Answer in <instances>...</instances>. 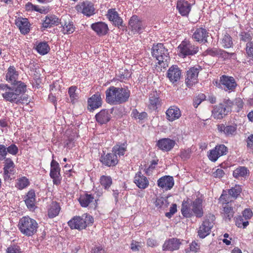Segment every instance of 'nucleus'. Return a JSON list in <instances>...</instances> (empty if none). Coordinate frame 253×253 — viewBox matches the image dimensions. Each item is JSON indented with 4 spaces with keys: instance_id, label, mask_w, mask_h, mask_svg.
<instances>
[{
    "instance_id": "nucleus-50",
    "label": "nucleus",
    "mask_w": 253,
    "mask_h": 253,
    "mask_svg": "<svg viewBox=\"0 0 253 253\" xmlns=\"http://www.w3.org/2000/svg\"><path fill=\"white\" fill-rule=\"evenodd\" d=\"M242 191V189L240 185H235L234 187L228 190V193L235 200L240 195Z\"/></svg>"
},
{
    "instance_id": "nucleus-7",
    "label": "nucleus",
    "mask_w": 253,
    "mask_h": 253,
    "mask_svg": "<svg viewBox=\"0 0 253 253\" xmlns=\"http://www.w3.org/2000/svg\"><path fill=\"white\" fill-rule=\"evenodd\" d=\"M214 219L215 216L213 214H210L206 217L200 226L198 231V236L200 238L203 239L210 234L214 224Z\"/></svg>"
},
{
    "instance_id": "nucleus-34",
    "label": "nucleus",
    "mask_w": 253,
    "mask_h": 253,
    "mask_svg": "<svg viewBox=\"0 0 253 253\" xmlns=\"http://www.w3.org/2000/svg\"><path fill=\"white\" fill-rule=\"evenodd\" d=\"M181 212L182 215L186 218H190L193 216L192 201L190 199L187 198L183 201Z\"/></svg>"
},
{
    "instance_id": "nucleus-53",
    "label": "nucleus",
    "mask_w": 253,
    "mask_h": 253,
    "mask_svg": "<svg viewBox=\"0 0 253 253\" xmlns=\"http://www.w3.org/2000/svg\"><path fill=\"white\" fill-rule=\"evenodd\" d=\"M131 116L135 119H138L141 121L147 118L148 115L145 112L139 113L137 109H134L132 110Z\"/></svg>"
},
{
    "instance_id": "nucleus-4",
    "label": "nucleus",
    "mask_w": 253,
    "mask_h": 253,
    "mask_svg": "<svg viewBox=\"0 0 253 253\" xmlns=\"http://www.w3.org/2000/svg\"><path fill=\"white\" fill-rule=\"evenodd\" d=\"M18 227L22 234L31 237L37 233L38 224L34 219L29 216H24L19 219Z\"/></svg>"
},
{
    "instance_id": "nucleus-45",
    "label": "nucleus",
    "mask_w": 253,
    "mask_h": 253,
    "mask_svg": "<svg viewBox=\"0 0 253 253\" xmlns=\"http://www.w3.org/2000/svg\"><path fill=\"white\" fill-rule=\"evenodd\" d=\"M36 49L41 55H45L50 50V47L47 42H42L37 43Z\"/></svg>"
},
{
    "instance_id": "nucleus-48",
    "label": "nucleus",
    "mask_w": 253,
    "mask_h": 253,
    "mask_svg": "<svg viewBox=\"0 0 253 253\" xmlns=\"http://www.w3.org/2000/svg\"><path fill=\"white\" fill-rule=\"evenodd\" d=\"M154 204L157 208L163 209L167 208L169 205L168 199L162 197L157 198Z\"/></svg>"
},
{
    "instance_id": "nucleus-21",
    "label": "nucleus",
    "mask_w": 253,
    "mask_h": 253,
    "mask_svg": "<svg viewBox=\"0 0 253 253\" xmlns=\"http://www.w3.org/2000/svg\"><path fill=\"white\" fill-rule=\"evenodd\" d=\"M106 17L113 24L118 27L123 26V20L115 8H110L107 11Z\"/></svg>"
},
{
    "instance_id": "nucleus-57",
    "label": "nucleus",
    "mask_w": 253,
    "mask_h": 253,
    "mask_svg": "<svg viewBox=\"0 0 253 253\" xmlns=\"http://www.w3.org/2000/svg\"><path fill=\"white\" fill-rule=\"evenodd\" d=\"M158 161V160H152L149 167L145 169L144 171L147 175H150L152 173L153 170L155 169L156 166L157 165Z\"/></svg>"
},
{
    "instance_id": "nucleus-14",
    "label": "nucleus",
    "mask_w": 253,
    "mask_h": 253,
    "mask_svg": "<svg viewBox=\"0 0 253 253\" xmlns=\"http://www.w3.org/2000/svg\"><path fill=\"white\" fill-rule=\"evenodd\" d=\"M199 69L195 67L190 68L186 73L185 84L187 87H191L198 82Z\"/></svg>"
},
{
    "instance_id": "nucleus-32",
    "label": "nucleus",
    "mask_w": 253,
    "mask_h": 253,
    "mask_svg": "<svg viewBox=\"0 0 253 253\" xmlns=\"http://www.w3.org/2000/svg\"><path fill=\"white\" fill-rule=\"evenodd\" d=\"M24 201L30 211H34L36 209V194L34 189H31L27 192L25 196Z\"/></svg>"
},
{
    "instance_id": "nucleus-49",
    "label": "nucleus",
    "mask_w": 253,
    "mask_h": 253,
    "mask_svg": "<svg viewBox=\"0 0 253 253\" xmlns=\"http://www.w3.org/2000/svg\"><path fill=\"white\" fill-rule=\"evenodd\" d=\"M118 79L121 82H125L131 77V73L127 69H121L117 74Z\"/></svg>"
},
{
    "instance_id": "nucleus-56",
    "label": "nucleus",
    "mask_w": 253,
    "mask_h": 253,
    "mask_svg": "<svg viewBox=\"0 0 253 253\" xmlns=\"http://www.w3.org/2000/svg\"><path fill=\"white\" fill-rule=\"evenodd\" d=\"M219 48H209L203 53L204 55H210L212 57L218 56L219 53Z\"/></svg>"
},
{
    "instance_id": "nucleus-35",
    "label": "nucleus",
    "mask_w": 253,
    "mask_h": 253,
    "mask_svg": "<svg viewBox=\"0 0 253 253\" xmlns=\"http://www.w3.org/2000/svg\"><path fill=\"white\" fill-rule=\"evenodd\" d=\"M229 112V110L222 103H220L214 107L212 111V116L216 119H221Z\"/></svg>"
},
{
    "instance_id": "nucleus-55",
    "label": "nucleus",
    "mask_w": 253,
    "mask_h": 253,
    "mask_svg": "<svg viewBox=\"0 0 253 253\" xmlns=\"http://www.w3.org/2000/svg\"><path fill=\"white\" fill-rule=\"evenodd\" d=\"M25 10L27 11H37L42 13L43 10L41 8H39L38 6L33 4L31 2H28L25 6Z\"/></svg>"
},
{
    "instance_id": "nucleus-43",
    "label": "nucleus",
    "mask_w": 253,
    "mask_h": 253,
    "mask_svg": "<svg viewBox=\"0 0 253 253\" xmlns=\"http://www.w3.org/2000/svg\"><path fill=\"white\" fill-rule=\"evenodd\" d=\"M127 143L126 142L115 145L112 148V152L116 154V155H118L119 157L124 156L125 152L127 150Z\"/></svg>"
},
{
    "instance_id": "nucleus-18",
    "label": "nucleus",
    "mask_w": 253,
    "mask_h": 253,
    "mask_svg": "<svg viewBox=\"0 0 253 253\" xmlns=\"http://www.w3.org/2000/svg\"><path fill=\"white\" fill-rule=\"evenodd\" d=\"M15 164L11 158H7L3 162V179L4 180L10 179V176L15 172Z\"/></svg>"
},
{
    "instance_id": "nucleus-46",
    "label": "nucleus",
    "mask_w": 253,
    "mask_h": 253,
    "mask_svg": "<svg viewBox=\"0 0 253 253\" xmlns=\"http://www.w3.org/2000/svg\"><path fill=\"white\" fill-rule=\"evenodd\" d=\"M221 44L225 48H229L233 46L232 38L228 33L226 32L223 34V37L221 39Z\"/></svg>"
},
{
    "instance_id": "nucleus-31",
    "label": "nucleus",
    "mask_w": 253,
    "mask_h": 253,
    "mask_svg": "<svg viewBox=\"0 0 253 253\" xmlns=\"http://www.w3.org/2000/svg\"><path fill=\"white\" fill-rule=\"evenodd\" d=\"M61 210L59 203L52 201L47 206V215L49 218H53L59 215Z\"/></svg>"
},
{
    "instance_id": "nucleus-24",
    "label": "nucleus",
    "mask_w": 253,
    "mask_h": 253,
    "mask_svg": "<svg viewBox=\"0 0 253 253\" xmlns=\"http://www.w3.org/2000/svg\"><path fill=\"white\" fill-rule=\"evenodd\" d=\"M181 75V70L177 65L171 66L167 72V77L173 84L177 82L180 80Z\"/></svg>"
},
{
    "instance_id": "nucleus-44",
    "label": "nucleus",
    "mask_w": 253,
    "mask_h": 253,
    "mask_svg": "<svg viewBox=\"0 0 253 253\" xmlns=\"http://www.w3.org/2000/svg\"><path fill=\"white\" fill-rule=\"evenodd\" d=\"M234 200L233 198L227 193L225 190H223L222 194L219 198V203L222 205H232L231 203Z\"/></svg>"
},
{
    "instance_id": "nucleus-38",
    "label": "nucleus",
    "mask_w": 253,
    "mask_h": 253,
    "mask_svg": "<svg viewBox=\"0 0 253 253\" xmlns=\"http://www.w3.org/2000/svg\"><path fill=\"white\" fill-rule=\"evenodd\" d=\"M98 200V199H94L93 195L87 193L81 195L79 199V202L81 206L84 208L88 207L94 201L97 204Z\"/></svg>"
},
{
    "instance_id": "nucleus-2",
    "label": "nucleus",
    "mask_w": 253,
    "mask_h": 253,
    "mask_svg": "<svg viewBox=\"0 0 253 253\" xmlns=\"http://www.w3.org/2000/svg\"><path fill=\"white\" fill-rule=\"evenodd\" d=\"M26 90V85L21 83L16 87H10L5 84H0V93L6 101L15 103L17 104L23 103L21 94Z\"/></svg>"
},
{
    "instance_id": "nucleus-29",
    "label": "nucleus",
    "mask_w": 253,
    "mask_h": 253,
    "mask_svg": "<svg viewBox=\"0 0 253 253\" xmlns=\"http://www.w3.org/2000/svg\"><path fill=\"white\" fill-rule=\"evenodd\" d=\"M192 4L185 0H178L176 8L179 13L182 16H187L191 10Z\"/></svg>"
},
{
    "instance_id": "nucleus-12",
    "label": "nucleus",
    "mask_w": 253,
    "mask_h": 253,
    "mask_svg": "<svg viewBox=\"0 0 253 253\" xmlns=\"http://www.w3.org/2000/svg\"><path fill=\"white\" fill-rule=\"evenodd\" d=\"M193 31L192 38L194 41L200 43L208 42V38L209 37L210 33L206 28L201 27L196 28Z\"/></svg>"
},
{
    "instance_id": "nucleus-15",
    "label": "nucleus",
    "mask_w": 253,
    "mask_h": 253,
    "mask_svg": "<svg viewBox=\"0 0 253 253\" xmlns=\"http://www.w3.org/2000/svg\"><path fill=\"white\" fill-rule=\"evenodd\" d=\"M102 98L100 92H97L87 99V109L92 111L102 106Z\"/></svg>"
},
{
    "instance_id": "nucleus-6",
    "label": "nucleus",
    "mask_w": 253,
    "mask_h": 253,
    "mask_svg": "<svg viewBox=\"0 0 253 253\" xmlns=\"http://www.w3.org/2000/svg\"><path fill=\"white\" fill-rule=\"evenodd\" d=\"M199 50V48L198 45L187 40L182 41L177 47L178 55L182 58L194 55L198 52Z\"/></svg>"
},
{
    "instance_id": "nucleus-58",
    "label": "nucleus",
    "mask_w": 253,
    "mask_h": 253,
    "mask_svg": "<svg viewBox=\"0 0 253 253\" xmlns=\"http://www.w3.org/2000/svg\"><path fill=\"white\" fill-rule=\"evenodd\" d=\"M77 87L76 86H72L69 88L68 94L70 96L71 101L74 103V101L77 99L78 95L76 93Z\"/></svg>"
},
{
    "instance_id": "nucleus-60",
    "label": "nucleus",
    "mask_w": 253,
    "mask_h": 253,
    "mask_svg": "<svg viewBox=\"0 0 253 253\" xmlns=\"http://www.w3.org/2000/svg\"><path fill=\"white\" fill-rule=\"evenodd\" d=\"M244 103L241 98H236L234 100V107L237 112H239L244 106Z\"/></svg>"
},
{
    "instance_id": "nucleus-17",
    "label": "nucleus",
    "mask_w": 253,
    "mask_h": 253,
    "mask_svg": "<svg viewBox=\"0 0 253 253\" xmlns=\"http://www.w3.org/2000/svg\"><path fill=\"white\" fill-rule=\"evenodd\" d=\"M100 161L106 167H113L118 164L119 159L116 154L112 152L102 155L100 158Z\"/></svg>"
},
{
    "instance_id": "nucleus-25",
    "label": "nucleus",
    "mask_w": 253,
    "mask_h": 253,
    "mask_svg": "<svg viewBox=\"0 0 253 253\" xmlns=\"http://www.w3.org/2000/svg\"><path fill=\"white\" fill-rule=\"evenodd\" d=\"M15 24L18 28L21 34L25 35L30 32L31 24L27 18L22 17H18L15 20Z\"/></svg>"
},
{
    "instance_id": "nucleus-62",
    "label": "nucleus",
    "mask_w": 253,
    "mask_h": 253,
    "mask_svg": "<svg viewBox=\"0 0 253 253\" xmlns=\"http://www.w3.org/2000/svg\"><path fill=\"white\" fill-rule=\"evenodd\" d=\"M7 153H8L12 155H16L18 152V147L14 144H11L6 147Z\"/></svg>"
},
{
    "instance_id": "nucleus-28",
    "label": "nucleus",
    "mask_w": 253,
    "mask_h": 253,
    "mask_svg": "<svg viewBox=\"0 0 253 253\" xmlns=\"http://www.w3.org/2000/svg\"><path fill=\"white\" fill-rule=\"evenodd\" d=\"M161 101L159 94L156 91H152L149 95L148 108L152 111L156 110L161 105Z\"/></svg>"
},
{
    "instance_id": "nucleus-26",
    "label": "nucleus",
    "mask_w": 253,
    "mask_h": 253,
    "mask_svg": "<svg viewBox=\"0 0 253 253\" xmlns=\"http://www.w3.org/2000/svg\"><path fill=\"white\" fill-rule=\"evenodd\" d=\"M203 200L201 198H197L194 201H192V209L193 216L197 217H202L204 215Z\"/></svg>"
},
{
    "instance_id": "nucleus-37",
    "label": "nucleus",
    "mask_w": 253,
    "mask_h": 253,
    "mask_svg": "<svg viewBox=\"0 0 253 253\" xmlns=\"http://www.w3.org/2000/svg\"><path fill=\"white\" fill-rule=\"evenodd\" d=\"M111 116L108 110L102 109L95 115L96 121L100 124L107 123L111 119Z\"/></svg>"
},
{
    "instance_id": "nucleus-16",
    "label": "nucleus",
    "mask_w": 253,
    "mask_h": 253,
    "mask_svg": "<svg viewBox=\"0 0 253 253\" xmlns=\"http://www.w3.org/2000/svg\"><path fill=\"white\" fill-rule=\"evenodd\" d=\"M217 129L219 133H223L225 136L232 137L236 133L237 125L234 124L230 125L220 124L217 125Z\"/></svg>"
},
{
    "instance_id": "nucleus-11",
    "label": "nucleus",
    "mask_w": 253,
    "mask_h": 253,
    "mask_svg": "<svg viewBox=\"0 0 253 253\" xmlns=\"http://www.w3.org/2000/svg\"><path fill=\"white\" fill-rule=\"evenodd\" d=\"M78 12L90 17L95 14L94 4L90 1H85L79 3L75 7Z\"/></svg>"
},
{
    "instance_id": "nucleus-22",
    "label": "nucleus",
    "mask_w": 253,
    "mask_h": 253,
    "mask_svg": "<svg viewBox=\"0 0 253 253\" xmlns=\"http://www.w3.org/2000/svg\"><path fill=\"white\" fill-rule=\"evenodd\" d=\"M91 29L99 37L106 35L109 31L108 25L103 22H97L91 25Z\"/></svg>"
},
{
    "instance_id": "nucleus-52",
    "label": "nucleus",
    "mask_w": 253,
    "mask_h": 253,
    "mask_svg": "<svg viewBox=\"0 0 253 253\" xmlns=\"http://www.w3.org/2000/svg\"><path fill=\"white\" fill-rule=\"evenodd\" d=\"M240 41L244 42H250L253 37V34L251 31L245 32L243 31L239 34Z\"/></svg>"
},
{
    "instance_id": "nucleus-33",
    "label": "nucleus",
    "mask_w": 253,
    "mask_h": 253,
    "mask_svg": "<svg viewBox=\"0 0 253 253\" xmlns=\"http://www.w3.org/2000/svg\"><path fill=\"white\" fill-rule=\"evenodd\" d=\"M134 182L140 189H144L149 185L148 178L142 174L141 171H138L134 177Z\"/></svg>"
},
{
    "instance_id": "nucleus-63",
    "label": "nucleus",
    "mask_w": 253,
    "mask_h": 253,
    "mask_svg": "<svg viewBox=\"0 0 253 253\" xmlns=\"http://www.w3.org/2000/svg\"><path fill=\"white\" fill-rule=\"evenodd\" d=\"M253 215L252 211L249 209H245L242 212V216L245 218L246 220L250 219Z\"/></svg>"
},
{
    "instance_id": "nucleus-47",
    "label": "nucleus",
    "mask_w": 253,
    "mask_h": 253,
    "mask_svg": "<svg viewBox=\"0 0 253 253\" xmlns=\"http://www.w3.org/2000/svg\"><path fill=\"white\" fill-rule=\"evenodd\" d=\"M101 185L105 190H108L112 184V179L109 175H102L99 179Z\"/></svg>"
},
{
    "instance_id": "nucleus-40",
    "label": "nucleus",
    "mask_w": 253,
    "mask_h": 253,
    "mask_svg": "<svg viewBox=\"0 0 253 253\" xmlns=\"http://www.w3.org/2000/svg\"><path fill=\"white\" fill-rule=\"evenodd\" d=\"M18 73L14 66H10L6 74V80L10 83H14L18 77Z\"/></svg>"
},
{
    "instance_id": "nucleus-64",
    "label": "nucleus",
    "mask_w": 253,
    "mask_h": 253,
    "mask_svg": "<svg viewBox=\"0 0 253 253\" xmlns=\"http://www.w3.org/2000/svg\"><path fill=\"white\" fill-rule=\"evenodd\" d=\"M248 149L253 153V134L250 135L246 140Z\"/></svg>"
},
{
    "instance_id": "nucleus-30",
    "label": "nucleus",
    "mask_w": 253,
    "mask_h": 253,
    "mask_svg": "<svg viewBox=\"0 0 253 253\" xmlns=\"http://www.w3.org/2000/svg\"><path fill=\"white\" fill-rule=\"evenodd\" d=\"M175 144V140L169 138H165L159 140L157 141V146L160 150L168 152L174 147Z\"/></svg>"
},
{
    "instance_id": "nucleus-36",
    "label": "nucleus",
    "mask_w": 253,
    "mask_h": 253,
    "mask_svg": "<svg viewBox=\"0 0 253 253\" xmlns=\"http://www.w3.org/2000/svg\"><path fill=\"white\" fill-rule=\"evenodd\" d=\"M61 19L53 14L46 15L42 22V27L44 28H51L58 25L60 23Z\"/></svg>"
},
{
    "instance_id": "nucleus-27",
    "label": "nucleus",
    "mask_w": 253,
    "mask_h": 253,
    "mask_svg": "<svg viewBox=\"0 0 253 253\" xmlns=\"http://www.w3.org/2000/svg\"><path fill=\"white\" fill-rule=\"evenodd\" d=\"M166 119L169 122L178 120L181 116L180 109L175 105L170 106L166 112Z\"/></svg>"
},
{
    "instance_id": "nucleus-5",
    "label": "nucleus",
    "mask_w": 253,
    "mask_h": 253,
    "mask_svg": "<svg viewBox=\"0 0 253 253\" xmlns=\"http://www.w3.org/2000/svg\"><path fill=\"white\" fill-rule=\"evenodd\" d=\"M93 222L94 219L92 216L84 213L82 216H74L68 222V224L71 229L81 231L91 225Z\"/></svg>"
},
{
    "instance_id": "nucleus-59",
    "label": "nucleus",
    "mask_w": 253,
    "mask_h": 253,
    "mask_svg": "<svg viewBox=\"0 0 253 253\" xmlns=\"http://www.w3.org/2000/svg\"><path fill=\"white\" fill-rule=\"evenodd\" d=\"M191 150L190 148L182 149L180 151L179 156L183 160H187L190 158Z\"/></svg>"
},
{
    "instance_id": "nucleus-1",
    "label": "nucleus",
    "mask_w": 253,
    "mask_h": 253,
    "mask_svg": "<svg viewBox=\"0 0 253 253\" xmlns=\"http://www.w3.org/2000/svg\"><path fill=\"white\" fill-rule=\"evenodd\" d=\"M106 102L111 105H120L127 102L130 91L127 87L110 86L105 91Z\"/></svg>"
},
{
    "instance_id": "nucleus-41",
    "label": "nucleus",
    "mask_w": 253,
    "mask_h": 253,
    "mask_svg": "<svg viewBox=\"0 0 253 253\" xmlns=\"http://www.w3.org/2000/svg\"><path fill=\"white\" fill-rule=\"evenodd\" d=\"M249 174V169L245 167L240 166L233 172V176L236 179L246 178Z\"/></svg>"
},
{
    "instance_id": "nucleus-19",
    "label": "nucleus",
    "mask_w": 253,
    "mask_h": 253,
    "mask_svg": "<svg viewBox=\"0 0 253 253\" xmlns=\"http://www.w3.org/2000/svg\"><path fill=\"white\" fill-rule=\"evenodd\" d=\"M59 24L61 25V32L64 35L72 34L75 31L76 28L73 22L70 20L67 16L61 17Z\"/></svg>"
},
{
    "instance_id": "nucleus-51",
    "label": "nucleus",
    "mask_w": 253,
    "mask_h": 253,
    "mask_svg": "<svg viewBox=\"0 0 253 253\" xmlns=\"http://www.w3.org/2000/svg\"><path fill=\"white\" fill-rule=\"evenodd\" d=\"M249 224V221L245 220L243 216L239 215L236 217L235 225L239 228H246Z\"/></svg>"
},
{
    "instance_id": "nucleus-13",
    "label": "nucleus",
    "mask_w": 253,
    "mask_h": 253,
    "mask_svg": "<svg viewBox=\"0 0 253 253\" xmlns=\"http://www.w3.org/2000/svg\"><path fill=\"white\" fill-rule=\"evenodd\" d=\"M219 82L222 88L229 92L234 91L237 85L235 79L231 76L222 75L220 77Z\"/></svg>"
},
{
    "instance_id": "nucleus-39",
    "label": "nucleus",
    "mask_w": 253,
    "mask_h": 253,
    "mask_svg": "<svg viewBox=\"0 0 253 253\" xmlns=\"http://www.w3.org/2000/svg\"><path fill=\"white\" fill-rule=\"evenodd\" d=\"M222 210L221 214L225 221H230L234 216V211L232 205H225L222 206Z\"/></svg>"
},
{
    "instance_id": "nucleus-10",
    "label": "nucleus",
    "mask_w": 253,
    "mask_h": 253,
    "mask_svg": "<svg viewBox=\"0 0 253 253\" xmlns=\"http://www.w3.org/2000/svg\"><path fill=\"white\" fill-rule=\"evenodd\" d=\"M60 167L59 163L52 160L50 163V170L49 175L52 179L53 183L57 186L61 184L62 177L60 174Z\"/></svg>"
},
{
    "instance_id": "nucleus-23",
    "label": "nucleus",
    "mask_w": 253,
    "mask_h": 253,
    "mask_svg": "<svg viewBox=\"0 0 253 253\" xmlns=\"http://www.w3.org/2000/svg\"><path fill=\"white\" fill-rule=\"evenodd\" d=\"M174 181L172 176L165 175L160 178L157 181L158 186L166 191L170 190L174 186Z\"/></svg>"
},
{
    "instance_id": "nucleus-3",
    "label": "nucleus",
    "mask_w": 253,
    "mask_h": 253,
    "mask_svg": "<svg viewBox=\"0 0 253 253\" xmlns=\"http://www.w3.org/2000/svg\"><path fill=\"white\" fill-rule=\"evenodd\" d=\"M151 53L152 56L158 61L156 63L158 70H160L161 71L168 67L169 60V53L168 49L165 48L163 43L154 44Z\"/></svg>"
},
{
    "instance_id": "nucleus-9",
    "label": "nucleus",
    "mask_w": 253,
    "mask_h": 253,
    "mask_svg": "<svg viewBox=\"0 0 253 253\" xmlns=\"http://www.w3.org/2000/svg\"><path fill=\"white\" fill-rule=\"evenodd\" d=\"M142 20L136 15H132L128 21V29L133 34H140L145 28Z\"/></svg>"
},
{
    "instance_id": "nucleus-42",
    "label": "nucleus",
    "mask_w": 253,
    "mask_h": 253,
    "mask_svg": "<svg viewBox=\"0 0 253 253\" xmlns=\"http://www.w3.org/2000/svg\"><path fill=\"white\" fill-rule=\"evenodd\" d=\"M30 184V180L27 177L23 176L16 180L15 186L18 189L21 190L28 187Z\"/></svg>"
},
{
    "instance_id": "nucleus-20",
    "label": "nucleus",
    "mask_w": 253,
    "mask_h": 253,
    "mask_svg": "<svg viewBox=\"0 0 253 253\" xmlns=\"http://www.w3.org/2000/svg\"><path fill=\"white\" fill-rule=\"evenodd\" d=\"M181 242L180 239L176 238H172L166 240L162 246V250L163 251L173 252L178 250Z\"/></svg>"
},
{
    "instance_id": "nucleus-61",
    "label": "nucleus",
    "mask_w": 253,
    "mask_h": 253,
    "mask_svg": "<svg viewBox=\"0 0 253 253\" xmlns=\"http://www.w3.org/2000/svg\"><path fill=\"white\" fill-rule=\"evenodd\" d=\"M246 52L248 57L253 58V41L247 43Z\"/></svg>"
},
{
    "instance_id": "nucleus-8",
    "label": "nucleus",
    "mask_w": 253,
    "mask_h": 253,
    "mask_svg": "<svg viewBox=\"0 0 253 253\" xmlns=\"http://www.w3.org/2000/svg\"><path fill=\"white\" fill-rule=\"evenodd\" d=\"M228 150V148L224 144H217L208 152L207 156L211 161L215 162L219 157L226 155Z\"/></svg>"
},
{
    "instance_id": "nucleus-54",
    "label": "nucleus",
    "mask_w": 253,
    "mask_h": 253,
    "mask_svg": "<svg viewBox=\"0 0 253 253\" xmlns=\"http://www.w3.org/2000/svg\"><path fill=\"white\" fill-rule=\"evenodd\" d=\"M5 253H23V252L19 246L13 244L7 248Z\"/></svg>"
}]
</instances>
